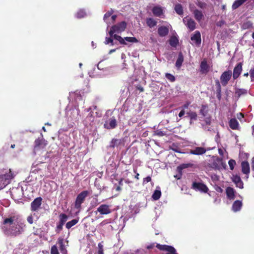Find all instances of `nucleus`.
Segmentation results:
<instances>
[{
    "mask_svg": "<svg viewBox=\"0 0 254 254\" xmlns=\"http://www.w3.org/2000/svg\"><path fill=\"white\" fill-rule=\"evenodd\" d=\"M185 112L184 110H182L179 114V117L181 118L185 115Z\"/></svg>",
    "mask_w": 254,
    "mask_h": 254,
    "instance_id": "4d7b16f0",
    "label": "nucleus"
},
{
    "mask_svg": "<svg viewBox=\"0 0 254 254\" xmlns=\"http://www.w3.org/2000/svg\"><path fill=\"white\" fill-rule=\"evenodd\" d=\"M97 212L102 215L110 214L111 212V206L105 204H101L98 207L97 211H95L96 214Z\"/></svg>",
    "mask_w": 254,
    "mask_h": 254,
    "instance_id": "0eeeda50",
    "label": "nucleus"
},
{
    "mask_svg": "<svg viewBox=\"0 0 254 254\" xmlns=\"http://www.w3.org/2000/svg\"><path fill=\"white\" fill-rule=\"evenodd\" d=\"M206 150L202 147H196L190 151V154L196 155H201L205 153Z\"/></svg>",
    "mask_w": 254,
    "mask_h": 254,
    "instance_id": "4468645a",
    "label": "nucleus"
},
{
    "mask_svg": "<svg viewBox=\"0 0 254 254\" xmlns=\"http://www.w3.org/2000/svg\"><path fill=\"white\" fill-rule=\"evenodd\" d=\"M27 221L31 224H32L33 223V217L32 215H29L28 217H27Z\"/></svg>",
    "mask_w": 254,
    "mask_h": 254,
    "instance_id": "864d4df0",
    "label": "nucleus"
},
{
    "mask_svg": "<svg viewBox=\"0 0 254 254\" xmlns=\"http://www.w3.org/2000/svg\"><path fill=\"white\" fill-rule=\"evenodd\" d=\"M156 248L161 251H165L167 253L166 254H177L175 249L171 246L165 245L157 244Z\"/></svg>",
    "mask_w": 254,
    "mask_h": 254,
    "instance_id": "1a4fd4ad",
    "label": "nucleus"
},
{
    "mask_svg": "<svg viewBox=\"0 0 254 254\" xmlns=\"http://www.w3.org/2000/svg\"><path fill=\"white\" fill-rule=\"evenodd\" d=\"M188 106H189V104H185L183 107V110H184L185 109H187L188 108Z\"/></svg>",
    "mask_w": 254,
    "mask_h": 254,
    "instance_id": "680f3d73",
    "label": "nucleus"
},
{
    "mask_svg": "<svg viewBox=\"0 0 254 254\" xmlns=\"http://www.w3.org/2000/svg\"><path fill=\"white\" fill-rule=\"evenodd\" d=\"M169 32V29L164 26H160L158 29V33L160 37L166 36Z\"/></svg>",
    "mask_w": 254,
    "mask_h": 254,
    "instance_id": "a211bd4d",
    "label": "nucleus"
},
{
    "mask_svg": "<svg viewBox=\"0 0 254 254\" xmlns=\"http://www.w3.org/2000/svg\"><path fill=\"white\" fill-rule=\"evenodd\" d=\"M188 116L190 117V120L196 121L197 119V115L196 112L193 111H189L187 113Z\"/></svg>",
    "mask_w": 254,
    "mask_h": 254,
    "instance_id": "7c9ffc66",
    "label": "nucleus"
},
{
    "mask_svg": "<svg viewBox=\"0 0 254 254\" xmlns=\"http://www.w3.org/2000/svg\"><path fill=\"white\" fill-rule=\"evenodd\" d=\"M104 126L107 129L114 128L117 126V121L114 117H112L107 121Z\"/></svg>",
    "mask_w": 254,
    "mask_h": 254,
    "instance_id": "ddd939ff",
    "label": "nucleus"
},
{
    "mask_svg": "<svg viewBox=\"0 0 254 254\" xmlns=\"http://www.w3.org/2000/svg\"><path fill=\"white\" fill-rule=\"evenodd\" d=\"M51 254H60L58 248L56 245H54L51 247Z\"/></svg>",
    "mask_w": 254,
    "mask_h": 254,
    "instance_id": "58836bf2",
    "label": "nucleus"
},
{
    "mask_svg": "<svg viewBox=\"0 0 254 254\" xmlns=\"http://www.w3.org/2000/svg\"><path fill=\"white\" fill-rule=\"evenodd\" d=\"M122 143L121 139H113L110 143V146L111 147H115V146H118Z\"/></svg>",
    "mask_w": 254,
    "mask_h": 254,
    "instance_id": "2f4dec72",
    "label": "nucleus"
},
{
    "mask_svg": "<svg viewBox=\"0 0 254 254\" xmlns=\"http://www.w3.org/2000/svg\"><path fill=\"white\" fill-rule=\"evenodd\" d=\"M246 93H247V90L243 89H237L236 91V94H237L239 96Z\"/></svg>",
    "mask_w": 254,
    "mask_h": 254,
    "instance_id": "a19ab883",
    "label": "nucleus"
},
{
    "mask_svg": "<svg viewBox=\"0 0 254 254\" xmlns=\"http://www.w3.org/2000/svg\"><path fill=\"white\" fill-rule=\"evenodd\" d=\"M192 188L193 189L202 192H207L208 190V189L206 185L199 183H193Z\"/></svg>",
    "mask_w": 254,
    "mask_h": 254,
    "instance_id": "9b49d317",
    "label": "nucleus"
},
{
    "mask_svg": "<svg viewBox=\"0 0 254 254\" xmlns=\"http://www.w3.org/2000/svg\"><path fill=\"white\" fill-rule=\"evenodd\" d=\"M197 5L200 7L201 8H204L206 7V4L204 2H200L199 1L197 3Z\"/></svg>",
    "mask_w": 254,
    "mask_h": 254,
    "instance_id": "de8ad7c7",
    "label": "nucleus"
},
{
    "mask_svg": "<svg viewBox=\"0 0 254 254\" xmlns=\"http://www.w3.org/2000/svg\"><path fill=\"white\" fill-rule=\"evenodd\" d=\"M241 167L243 173L246 175V178L248 179L250 172L249 163L247 161H243L241 163Z\"/></svg>",
    "mask_w": 254,
    "mask_h": 254,
    "instance_id": "dca6fc26",
    "label": "nucleus"
},
{
    "mask_svg": "<svg viewBox=\"0 0 254 254\" xmlns=\"http://www.w3.org/2000/svg\"><path fill=\"white\" fill-rule=\"evenodd\" d=\"M47 141L43 138H38L35 141L34 149L36 150L43 149L47 145Z\"/></svg>",
    "mask_w": 254,
    "mask_h": 254,
    "instance_id": "6e6552de",
    "label": "nucleus"
},
{
    "mask_svg": "<svg viewBox=\"0 0 254 254\" xmlns=\"http://www.w3.org/2000/svg\"><path fill=\"white\" fill-rule=\"evenodd\" d=\"M204 121L206 125H210L211 124V118L210 117H206L205 118Z\"/></svg>",
    "mask_w": 254,
    "mask_h": 254,
    "instance_id": "3c124183",
    "label": "nucleus"
},
{
    "mask_svg": "<svg viewBox=\"0 0 254 254\" xmlns=\"http://www.w3.org/2000/svg\"><path fill=\"white\" fill-rule=\"evenodd\" d=\"M113 13L114 11L111 9L110 10L106 12L104 16H112Z\"/></svg>",
    "mask_w": 254,
    "mask_h": 254,
    "instance_id": "5fc2aeb1",
    "label": "nucleus"
},
{
    "mask_svg": "<svg viewBox=\"0 0 254 254\" xmlns=\"http://www.w3.org/2000/svg\"><path fill=\"white\" fill-rule=\"evenodd\" d=\"M165 76L171 82H173L175 80V77L170 73H166Z\"/></svg>",
    "mask_w": 254,
    "mask_h": 254,
    "instance_id": "79ce46f5",
    "label": "nucleus"
},
{
    "mask_svg": "<svg viewBox=\"0 0 254 254\" xmlns=\"http://www.w3.org/2000/svg\"><path fill=\"white\" fill-rule=\"evenodd\" d=\"M42 199L41 197L35 198L31 203V209L32 211H35L38 209L42 203Z\"/></svg>",
    "mask_w": 254,
    "mask_h": 254,
    "instance_id": "f8f14e48",
    "label": "nucleus"
},
{
    "mask_svg": "<svg viewBox=\"0 0 254 254\" xmlns=\"http://www.w3.org/2000/svg\"><path fill=\"white\" fill-rule=\"evenodd\" d=\"M147 25L150 28H152L157 25V21L152 17L147 18L146 20Z\"/></svg>",
    "mask_w": 254,
    "mask_h": 254,
    "instance_id": "a878e982",
    "label": "nucleus"
},
{
    "mask_svg": "<svg viewBox=\"0 0 254 254\" xmlns=\"http://www.w3.org/2000/svg\"><path fill=\"white\" fill-rule=\"evenodd\" d=\"M157 244H156V243H152V244L147 245L146 248L147 249L150 250V249H153L154 247H156Z\"/></svg>",
    "mask_w": 254,
    "mask_h": 254,
    "instance_id": "49530a36",
    "label": "nucleus"
},
{
    "mask_svg": "<svg viewBox=\"0 0 254 254\" xmlns=\"http://www.w3.org/2000/svg\"><path fill=\"white\" fill-rule=\"evenodd\" d=\"M242 202L240 200H236L232 205V210L234 212H237L241 209Z\"/></svg>",
    "mask_w": 254,
    "mask_h": 254,
    "instance_id": "5701e85b",
    "label": "nucleus"
},
{
    "mask_svg": "<svg viewBox=\"0 0 254 254\" xmlns=\"http://www.w3.org/2000/svg\"><path fill=\"white\" fill-rule=\"evenodd\" d=\"M24 226L22 220L14 216L4 219L2 229L6 234L16 236L21 234Z\"/></svg>",
    "mask_w": 254,
    "mask_h": 254,
    "instance_id": "f257e3e1",
    "label": "nucleus"
},
{
    "mask_svg": "<svg viewBox=\"0 0 254 254\" xmlns=\"http://www.w3.org/2000/svg\"><path fill=\"white\" fill-rule=\"evenodd\" d=\"M103 250H99L98 254H103Z\"/></svg>",
    "mask_w": 254,
    "mask_h": 254,
    "instance_id": "69168bd1",
    "label": "nucleus"
},
{
    "mask_svg": "<svg viewBox=\"0 0 254 254\" xmlns=\"http://www.w3.org/2000/svg\"><path fill=\"white\" fill-rule=\"evenodd\" d=\"M115 51H116V49L111 50L110 51L109 54H112V53L115 52Z\"/></svg>",
    "mask_w": 254,
    "mask_h": 254,
    "instance_id": "338daca9",
    "label": "nucleus"
},
{
    "mask_svg": "<svg viewBox=\"0 0 254 254\" xmlns=\"http://www.w3.org/2000/svg\"><path fill=\"white\" fill-rule=\"evenodd\" d=\"M227 197L230 199H234L235 198V190L231 187H228L226 190Z\"/></svg>",
    "mask_w": 254,
    "mask_h": 254,
    "instance_id": "aec40b11",
    "label": "nucleus"
},
{
    "mask_svg": "<svg viewBox=\"0 0 254 254\" xmlns=\"http://www.w3.org/2000/svg\"><path fill=\"white\" fill-rule=\"evenodd\" d=\"M252 168L253 170L254 171V157L252 158Z\"/></svg>",
    "mask_w": 254,
    "mask_h": 254,
    "instance_id": "052dcab7",
    "label": "nucleus"
},
{
    "mask_svg": "<svg viewBox=\"0 0 254 254\" xmlns=\"http://www.w3.org/2000/svg\"><path fill=\"white\" fill-rule=\"evenodd\" d=\"M78 221H79V219L77 218V219H72L71 221L68 222L66 224V225H65L66 228L68 229H70L72 226L76 225L78 223Z\"/></svg>",
    "mask_w": 254,
    "mask_h": 254,
    "instance_id": "cd10ccee",
    "label": "nucleus"
},
{
    "mask_svg": "<svg viewBox=\"0 0 254 254\" xmlns=\"http://www.w3.org/2000/svg\"><path fill=\"white\" fill-rule=\"evenodd\" d=\"M233 182L235 184L237 187L240 189L243 188V182H242L240 176L233 175L232 177Z\"/></svg>",
    "mask_w": 254,
    "mask_h": 254,
    "instance_id": "f3484780",
    "label": "nucleus"
},
{
    "mask_svg": "<svg viewBox=\"0 0 254 254\" xmlns=\"http://www.w3.org/2000/svg\"><path fill=\"white\" fill-rule=\"evenodd\" d=\"M250 74L251 77V80L253 81L254 80V68L250 70Z\"/></svg>",
    "mask_w": 254,
    "mask_h": 254,
    "instance_id": "09e8293b",
    "label": "nucleus"
},
{
    "mask_svg": "<svg viewBox=\"0 0 254 254\" xmlns=\"http://www.w3.org/2000/svg\"><path fill=\"white\" fill-rule=\"evenodd\" d=\"M105 44H109L111 43V45H114L113 40L111 38L106 37L105 41Z\"/></svg>",
    "mask_w": 254,
    "mask_h": 254,
    "instance_id": "c03bdc74",
    "label": "nucleus"
},
{
    "mask_svg": "<svg viewBox=\"0 0 254 254\" xmlns=\"http://www.w3.org/2000/svg\"><path fill=\"white\" fill-rule=\"evenodd\" d=\"M88 194V191L84 190L82 191L77 195L75 202V207L76 208L79 209L80 208L81 204L83 202Z\"/></svg>",
    "mask_w": 254,
    "mask_h": 254,
    "instance_id": "39448f33",
    "label": "nucleus"
},
{
    "mask_svg": "<svg viewBox=\"0 0 254 254\" xmlns=\"http://www.w3.org/2000/svg\"><path fill=\"white\" fill-rule=\"evenodd\" d=\"M229 125L231 129L234 130L239 129V124L236 119H232L229 122Z\"/></svg>",
    "mask_w": 254,
    "mask_h": 254,
    "instance_id": "412c9836",
    "label": "nucleus"
},
{
    "mask_svg": "<svg viewBox=\"0 0 254 254\" xmlns=\"http://www.w3.org/2000/svg\"><path fill=\"white\" fill-rule=\"evenodd\" d=\"M207 108L206 105H202L201 109H200L199 113L203 116L205 117L207 114Z\"/></svg>",
    "mask_w": 254,
    "mask_h": 254,
    "instance_id": "f704fd0d",
    "label": "nucleus"
},
{
    "mask_svg": "<svg viewBox=\"0 0 254 254\" xmlns=\"http://www.w3.org/2000/svg\"><path fill=\"white\" fill-rule=\"evenodd\" d=\"M124 41H126L130 43H137L138 40L135 37H126L124 39Z\"/></svg>",
    "mask_w": 254,
    "mask_h": 254,
    "instance_id": "c9c22d12",
    "label": "nucleus"
},
{
    "mask_svg": "<svg viewBox=\"0 0 254 254\" xmlns=\"http://www.w3.org/2000/svg\"><path fill=\"white\" fill-rule=\"evenodd\" d=\"M161 192L160 190H156L154 191L152 197L153 199L157 200L159 199L161 196Z\"/></svg>",
    "mask_w": 254,
    "mask_h": 254,
    "instance_id": "473e14b6",
    "label": "nucleus"
},
{
    "mask_svg": "<svg viewBox=\"0 0 254 254\" xmlns=\"http://www.w3.org/2000/svg\"><path fill=\"white\" fill-rule=\"evenodd\" d=\"M192 166V164H191L190 163L182 164L180 165V166H178V167H177V171L179 173H181L182 170L184 169L191 167Z\"/></svg>",
    "mask_w": 254,
    "mask_h": 254,
    "instance_id": "c85d7f7f",
    "label": "nucleus"
},
{
    "mask_svg": "<svg viewBox=\"0 0 254 254\" xmlns=\"http://www.w3.org/2000/svg\"><path fill=\"white\" fill-rule=\"evenodd\" d=\"M178 43V39L174 36L172 37L170 40V44L173 46L175 47Z\"/></svg>",
    "mask_w": 254,
    "mask_h": 254,
    "instance_id": "72a5a7b5",
    "label": "nucleus"
},
{
    "mask_svg": "<svg viewBox=\"0 0 254 254\" xmlns=\"http://www.w3.org/2000/svg\"><path fill=\"white\" fill-rule=\"evenodd\" d=\"M126 28V22L125 21H122L121 22L112 26L110 31L109 32V34L111 37H113L115 39L119 41L121 44H126L124 38L116 34V33H121L125 30Z\"/></svg>",
    "mask_w": 254,
    "mask_h": 254,
    "instance_id": "f03ea898",
    "label": "nucleus"
},
{
    "mask_svg": "<svg viewBox=\"0 0 254 254\" xmlns=\"http://www.w3.org/2000/svg\"><path fill=\"white\" fill-rule=\"evenodd\" d=\"M216 161L218 162V163L220 165L218 168L219 169L220 168H226V164L225 163H224L222 159H217L216 160Z\"/></svg>",
    "mask_w": 254,
    "mask_h": 254,
    "instance_id": "4c0bfd02",
    "label": "nucleus"
},
{
    "mask_svg": "<svg viewBox=\"0 0 254 254\" xmlns=\"http://www.w3.org/2000/svg\"><path fill=\"white\" fill-rule=\"evenodd\" d=\"M14 176L11 169L5 170V172L3 171L2 174L0 177V190L9 184Z\"/></svg>",
    "mask_w": 254,
    "mask_h": 254,
    "instance_id": "7ed1b4c3",
    "label": "nucleus"
},
{
    "mask_svg": "<svg viewBox=\"0 0 254 254\" xmlns=\"http://www.w3.org/2000/svg\"><path fill=\"white\" fill-rule=\"evenodd\" d=\"M194 16H203V14L202 13H201V12L197 10H196L194 11Z\"/></svg>",
    "mask_w": 254,
    "mask_h": 254,
    "instance_id": "6e6d98bb",
    "label": "nucleus"
},
{
    "mask_svg": "<svg viewBox=\"0 0 254 254\" xmlns=\"http://www.w3.org/2000/svg\"><path fill=\"white\" fill-rule=\"evenodd\" d=\"M242 71V63H239L234 67L233 70V77L234 79H237L240 75Z\"/></svg>",
    "mask_w": 254,
    "mask_h": 254,
    "instance_id": "2eb2a0df",
    "label": "nucleus"
},
{
    "mask_svg": "<svg viewBox=\"0 0 254 254\" xmlns=\"http://www.w3.org/2000/svg\"><path fill=\"white\" fill-rule=\"evenodd\" d=\"M228 164L230 167V169L231 170H233L236 164V161L233 159H230L229 162Z\"/></svg>",
    "mask_w": 254,
    "mask_h": 254,
    "instance_id": "ea45409f",
    "label": "nucleus"
},
{
    "mask_svg": "<svg viewBox=\"0 0 254 254\" xmlns=\"http://www.w3.org/2000/svg\"><path fill=\"white\" fill-rule=\"evenodd\" d=\"M139 174L138 173H136L135 176V178H136V179L138 180L139 179Z\"/></svg>",
    "mask_w": 254,
    "mask_h": 254,
    "instance_id": "0e129e2a",
    "label": "nucleus"
},
{
    "mask_svg": "<svg viewBox=\"0 0 254 254\" xmlns=\"http://www.w3.org/2000/svg\"><path fill=\"white\" fill-rule=\"evenodd\" d=\"M215 190L217 191V192H222L223 191V190L222 189L219 187V186H216L215 187Z\"/></svg>",
    "mask_w": 254,
    "mask_h": 254,
    "instance_id": "603ef678",
    "label": "nucleus"
},
{
    "mask_svg": "<svg viewBox=\"0 0 254 254\" xmlns=\"http://www.w3.org/2000/svg\"><path fill=\"white\" fill-rule=\"evenodd\" d=\"M183 61H184L183 56V55L181 53H180L179 56H178V59L177 60V61L176 62V66L178 68H179L181 66L183 62Z\"/></svg>",
    "mask_w": 254,
    "mask_h": 254,
    "instance_id": "bb28decb",
    "label": "nucleus"
},
{
    "mask_svg": "<svg viewBox=\"0 0 254 254\" xmlns=\"http://www.w3.org/2000/svg\"><path fill=\"white\" fill-rule=\"evenodd\" d=\"M232 77V71L231 70L224 71L220 76V80L222 85L226 86Z\"/></svg>",
    "mask_w": 254,
    "mask_h": 254,
    "instance_id": "423d86ee",
    "label": "nucleus"
},
{
    "mask_svg": "<svg viewBox=\"0 0 254 254\" xmlns=\"http://www.w3.org/2000/svg\"><path fill=\"white\" fill-rule=\"evenodd\" d=\"M218 152H219V154L221 155V156H223L224 155V150L222 149H221V148H219L218 149Z\"/></svg>",
    "mask_w": 254,
    "mask_h": 254,
    "instance_id": "13d9d810",
    "label": "nucleus"
},
{
    "mask_svg": "<svg viewBox=\"0 0 254 254\" xmlns=\"http://www.w3.org/2000/svg\"><path fill=\"white\" fill-rule=\"evenodd\" d=\"M248 0H236L232 6V8L233 9H236L241 6L245 2H247Z\"/></svg>",
    "mask_w": 254,
    "mask_h": 254,
    "instance_id": "b1692460",
    "label": "nucleus"
},
{
    "mask_svg": "<svg viewBox=\"0 0 254 254\" xmlns=\"http://www.w3.org/2000/svg\"><path fill=\"white\" fill-rule=\"evenodd\" d=\"M87 12L85 11V10L83 9H79L77 13V16H85L87 14Z\"/></svg>",
    "mask_w": 254,
    "mask_h": 254,
    "instance_id": "37998d69",
    "label": "nucleus"
},
{
    "mask_svg": "<svg viewBox=\"0 0 254 254\" xmlns=\"http://www.w3.org/2000/svg\"><path fill=\"white\" fill-rule=\"evenodd\" d=\"M224 24V22L223 21H221V23H218L217 25L218 26H221L222 25H223Z\"/></svg>",
    "mask_w": 254,
    "mask_h": 254,
    "instance_id": "774afa93",
    "label": "nucleus"
},
{
    "mask_svg": "<svg viewBox=\"0 0 254 254\" xmlns=\"http://www.w3.org/2000/svg\"><path fill=\"white\" fill-rule=\"evenodd\" d=\"M152 12L155 16H161L163 14V10L162 7L155 6L152 8Z\"/></svg>",
    "mask_w": 254,
    "mask_h": 254,
    "instance_id": "4be33fe9",
    "label": "nucleus"
},
{
    "mask_svg": "<svg viewBox=\"0 0 254 254\" xmlns=\"http://www.w3.org/2000/svg\"><path fill=\"white\" fill-rule=\"evenodd\" d=\"M60 221L59 223L64 225L65 222L68 219V216L65 214L62 213L59 215Z\"/></svg>",
    "mask_w": 254,
    "mask_h": 254,
    "instance_id": "c756f323",
    "label": "nucleus"
},
{
    "mask_svg": "<svg viewBox=\"0 0 254 254\" xmlns=\"http://www.w3.org/2000/svg\"><path fill=\"white\" fill-rule=\"evenodd\" d=\"M63 225V224H62L60 223H59L56 227V231L57 233H59L62 230Z\"/></svg>",
    "mask_w": 254,
    "mask_h": 254,
    "instance_id": "a18cd8bd",
    "label": "nucleus"
},
{
    "mask_svg": "<svg viewBox=\"0 0 254 254\" xmlns=\"http://www.w3.org/2000/svg\"><path fill=\"white\" fill-rule=\"evenodd\" d=\"M183 22L190 31H192L195 28V23L190 17H185Z\"/></svg>",
    "mask_w": 254,
    "mask_h": 254,
    "instance_id": "9d476101",
    "label": "nucleus"
},
{
    "mask_svg": "<svg viewBox=\"0 0 254 254\" xmlns=\"http://www.w3.org/2000/svg\"><path fill=\"white\" fill-rule=\"evenodd\" d=\"M58 242H59V243L60 246L61 252L64 254L66 252V250L64 248L63 240V239H59Z\"/></svg>",
    "mask_w": 254,
    "mask_h": 254,
    "instance_id": "e433bc0d",
    "label": "nucleus"
},
{
    "mask_svg": "<svg viewBox=\"0 0 254 254\" xmlns=\"http://www.w3.org/2000/svg\"><path fill=\"white\" fill-rule=\"evenodd\" d=\"M174 10L176 13L179 15H182L184 13L183 7L180 3L175 4L174 6Z\"/></svg>",
    "mask_w": 254,
    "mask_h": 254,
    "instance_id": "393cba45",
    "label": "nucleus"
},
{
    "mask_svg": "<svg viewBox=\"0 0 254 254\" xmlns=\"http://www.w3.org/2000/svg\"><path fill=\"white\" fill-rule=\"evenodd\" d=\"M191 44L193 46L199 47L201 44V34L198 31H195L190 37Z\"/></svg>",
    "mask_w": 254,
    "mask_h": 254,
    "instance_id": "20e7f679",
    "label": "nucleus"
},
{
    "mask_svg": "<svg viewBox=\"0 0 254 254\" xmlns=\"http://www.w3.org/2000/svg\"><path fill=\"white\" fill-rule=\"evenodd\" d=\"M106 223H107V222H106L105 221H103L100 223V225L103 226L105 225Z\"/></svg>",
    "mask_w": 254,
    "mask_h": 254,
    "instance_id": "e2e57ef3",
    "label": "nucleus"
},
{
    "mask_svg": "<svg viewBox=\"0 0 254 254\" xmlns=\"http://www.w3.org/2000/svg\"><path fill=\"white\" fill-rule=\"evenodd\" d=\"M98 246L99 248V250H103V246L101 243L98 244Z\"/></svg>",
    "mask_w": 254,
    "mask_h": 254,
    "instance_id": "bf43d9fd",
    "label": "nucleus"
},
{
    "mask_svg": "<svg viewBox=\"0 0 254 254\" xmlns=\"http://www.w3.org/2000/svg\"><path fill=\"white\" fill-rule=\"evenodd\" d=\"M151 180V178L149 176H148L145 178L143 179V184H146L147 183H148L149 182H150Z\"/></svg>",
    "mask_w": 254,
    "mask_h": 254,
    "instance_id": "8fccbe9b",
    "label": "nucleus"
},
{
    "mask_svg": "<svg viewBox=\"0 0 254 254\" xmlns=\"http://www.w3.org/2000/svg\"><path fill=\"white\" fill-rule=\"evenodd\" d=\"M209 67L207 64V61L205 60H203L200 64V71L202 73H206L208 72Z\"/></svg>",
    "mask_w": 254,
    "mask_h": 254,
    "instance_id": "6ab92c4d",
    "label": "nucleus"
}]
</instances>
